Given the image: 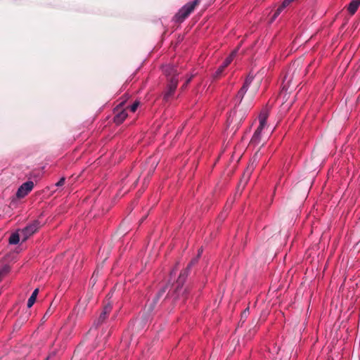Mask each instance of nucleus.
Instances as JSON below:
<instances>
[{"label":"nucleus","mask_w":360,"mask_h":360,"mask_svg":"<svg viewBox=\"0 0 360 360\" xmlns=\"http://www.w3.org/2000/svg\"><path fill=\"white\" fill-rule=\"evenodd\" d=\"M198 259L199 258L198 257L193 258L188 265V267L181 272L176 281L175 290L172 295L174 300H181L182 302H184V300H186L188 291L186 288H183V284L187 278L188 270L191 268L193 265L195 264L198 262Z\"/></svg>","instance_id":"1"},{"label":"nucleus","mask_w":360,"mask_h":360,"mask_svg":"<svg viewBox=\"0 0 360 360\" xmlns=\"http://www.w3.org/2000/svg\"><path fill=\"white\" fill-rule=\"evenodd\" d=\"M198 259L199 258L198 257L193 258L188 265V267L181 272L176 281L175 290L172 295L174 300H181L182 302H184V300H186L188 291L186 288H183V284L187 278L188 270L191 268L193 265L195 264L198 262Z\"/></svg>","instance_id":"2"},{"label":"nucleus","mask_w":360,"mask_h":360,"mask_svg":"<svg viewBox=\"0 0 360 360\" xmlns=\"http://www.w3.org/2000/svg\"><path fill=\"white\" fill-rule=\"evenodd\" d=\"M269 117V112L266 109H263L259 115V125L257 127V130L255 131L252 139L251 143L252 144H258L261 140V134L262 131L266 125V120Z\"/></svg>","instance_id":"3"},{"label":"nucleus","mask_w":360,"mask_h":360,"mask_svg":"<svg viewBox=\"0 0 360 360\" xmlns=\"http://www.w3.org/2000/svg\"><path fill=\"white\" fill-rule=\"evenodd\" d=\"M200 2V0H193L185 4L175 15L177 22L184 21L194 10L195 7Z\"/></svg>","instance_id":"4"},{"label":"nucleus","mask_w":360,"mask_h":360,"mask_svg":"<svg viewBox=\"0 0 360 360\" xmlns=\"http://www.w3.org/2000/svg\"><path fill=\"white\" fill-rule=\"evenodd\" d=\"M253 79H254V76L252 75L251 74H249L246 77L242 87L238 91V93L234 98V103H235L236 105H238L240 104L244 96L245 95L246 92L248 91Z\"/></svg>","instance_id":"5"},{"label":"nucleus","mask_w":360,"mask_h":360,"mask_svg":"<svg viewBox=\"0 0 360 360\" xmlns=\"http://www.w3.org/2000/svg\"><path fill=\"white\" fill-rule=\"evenodd\" d=\"M39 228V221H34L32 223L26 226L22 230H20L22 241H25L30 236L34 233Z\"/></svg>","instance_id":"6"},{"label":"nucleus","mask_w":360,"mask_h":360,"mask_svg":"<svg viewBox=\"0 0 360 360\" xmlns=\"http://www.w3.org/2000/svg\"><path fill=\"white\" fill-rule=\"evenodd\" d=\"M168 84L167 86V90L164 94V100L168 101L169 98L174 94L176 86L178 85V78L171 77L167 79Z\"/></svg>","instance_id":"7"},{"label":"nucleus","mask_w":360,"mask_h":360,"mask_svg":"<svg viewBox=\"0 0 360 360\" xmlns=\"http://www.w3.org/2000/svg\"><path fill=\"white\" fill-rule=\"evenodd\" d=\"M34 188V183L32 181H27L23 183L18 189L16 195L18 198H22L26 196Z\"/></svg>","instance_id":"8"},{"label":"nucleus","mask_w":360,"mask_h":360,"mask_svg":"<svg viewBox=\"0 0 360 360\" xmlns=\"http://www.w3.org/2000/svg\"><path fill=\"white\" fill-rule=\"evenodd\" d=\"M162 68V72L167 77V79L171 77L178 78L179 72L176 67H175L174 65L168 64L163 65Z\"/></svg>","instance_id":"9"},{"label":"nucleus","mask_w":360,"mask_h":360,"mask_svg":"<svg viewBox=\"0 0 360 360\" xmlns=\"http://www.w3.org/2000/svg\"><path fill=\"white\" fill-rule=\"evenodd\" d=\"M115 113L113 120L116 124H122L127 117L126 110L120 109L118 106L115 109Z\"/></svg>","instance_id":"10"},{"label":"nucleus","mask_w":360,"mask_h":360,"mask_svg":"<svg viewBox=\"0 0 360 360\" xmlns=\"http://www.w3.org/2000/svg\"><path fill=\"white\" fill-rule=\"evenodd\" d=\"M112 308V307L110 304H108L105 305V307H103V311L100 314L98 319L94 323V324L96 325V326L101 325V323H103L104 322V321L108 317V315L111 311Z\"/></svg>","instance_id":"11"},{"label":"nucleus","mask_w":360,"mask_h":360,"mask_svg":"<svg viewBox=\"0 0 360 360\" xmlns=\"http://www.w3.org/2000/svg\"><path fill=\"white\" fill-rule=\"evenodd\" d=\"M236 53L237 50H234L233 51H232L231 55L225 59L223 63L219 66V68L216 71V75L217 76L220 75L223 72L224 69L232 62Z\"/></svg>","instance_id":"12"},{"label":"nucleus","mask_w":360,"mask_h":360,"mask_svg":"<svg viewBox=\"0 0 360 360\" xmlns=\"http://www.w3.org/2000/svg\"><path fill=\"white\" fill-rule=\"evenodd\" d=\"M360 6V0H352L347 7V11L351 15H354L359 6Z\"/></svg>","instance_id":"13"},{"label":"nucleus","mask_w":360,"mask_h":360,"mask_svg":"<svg viewBox=\"0 0 360 360\" xmlns=\"http://www.w3.org/2000/svg\"><path fill=\"white\" fill-rule=\"evenodd\" d=\"M20 238L21 235L20 231L19 233H13L9 238V243L12 245H16L19 243Z\"/></svg>","instance_id":"14"},{"label":"nucleus","mask_w":360,"mask_h":360,"mask_svg":"<svg viewBox=\"0 0 360 360\" xmlns=\"http://www.w3.org/2000/svg\"><path fill=\"white\" fill-rule=\"evenodd\" d=\"M9 271V266L7 265H4L0 269V281L1 280L2 277L6 274Z\"/></svg>","instance_id":"15"},{"label":"nucleus","mask_w":360,"mask_h":360,"mask_svg":"<svg viewBox=\"0 0 360 360\" xmlns=\"http://www.w3.org/2000/svg\"><path fill=\"white\" fill-rule=\"evenodd\" d=\"M139 103H140L139 101H136L132 105L129 106L130 111L132 112H134L137 110V108L139 105Z\"/></svg>","instance_id":"16"},{"label":"nucleus","mask_w":360,"mask_h":360,"mask_svg":"<svg viewBox=\"0 0 360 360\" xmlns=\"http://www.w3.org/2000/svg\"><path fill=\"white\" fill-rule=\"evenodd\" d=\"M284 8H282V6L281 5L277 9L276 11H275V13H274L273 15V17H272V20H275L279 15L280 13L283 11Z\"/></svg>","instance_id":"17"},{"label":"nucleus","mask_w":360,"mask_h":360,"mask_svg":"<svg viewBox=\"0 0 360 360\" xmlns=\"http://www.w3.org/2000/svg\"><path fill=\"white\" fill-rule=\"evenodd\" d=\"M35 301H36V298L34 296H30V298L28 299V301L27 303V307L30 308L31 307H32V305L34 304Z\"/></svg>","instance_id":"18"},{"label":"nucleus","mask_w":360,"mask_h":360,"mask_svg":"<svg viewBox=\"0 0 360 360\" xmlns=\"http://www.w3.org/2000/svg\"><path fill=\"white\" fill-rule=\"evenodd\" d=\"M65 181V177H62V178H60V179L57 183H56L55 186H57V187L62 186L64 185Z\"/></svg>","instance_id":"19"},{"label":"nucleus","mask_w":360,"mask_h":360,"mask_svg":"<svg viewBox=\"0 0 360 360\" xmlns=\"http://www.w3.org/2000/svg\"><path fill=\"white\" fill-rule=\"evenodd\" d=\"M165 292V288H162V290H160L158 292V295H157V296H156V300H158L161 296H162V295H163V294H164Z\"/></svg>","instance_id":"20"},{"label":"nucleus","mask_w":360,"mask_h":360,"mask_svg":"<svg viewBox=\"0 0 360 360\" xmlns=\"http://www.w3.org/2000/svg\"><path fill=\"white\" fill-rule=\"evenodd\" d=\"M290 2L288 0H284L283 3L281 4L282 8H285L287 6L290 5Z\"/></svg>","instance_id":"21"},{"label":"nucleus","mask_w":360,"mask_h":360,"mask_svg":"<svg viewBox=\"0 0 360 360\" xmlns=\"http://www.w3.org/2000/svg\"><path fill=\"white\" fill-rule=\"evenodd\" d=\"M39 290L37 288L35 289L33 292L32 293L31 296H34L37 299V296L38 294Z\"/></svg>","instance_id":"22"},{"label":"nucleus","mask_w":360,"mask_h":360,"mask_svg":"<svg viewBox=\"0 0 360 360\" xmlns=\"http://www.w3.org/2000/svg\"><path fill=\"white\" fill-rule=\"evenodd\" d=\"M202 253V249L200 248V249L198 250V256L197 257L199 258L201 256Z\"/></svg>","instance_id":"23"},{"label":"nucleus","mask_w":360,"mask_h":360,"mask_svg":"<svg viewBox=\"0 0 360 360\" xmlns=\"http://www.w3.org/2000/svg\"><path fill=\"white\" fill-rule=\"evenodd\" d=\"M54 355H55V353H54V352H53V353L50 354L47 356V358H46L45 360H49V359H51V358L52 356H53Z\"/></svg>","instance_id":"24"},{"label":"nucleus","mask_w":360,"mask_h":360,"mask_svg":"<svg viewBox=\"0 0 360 360\" xmlns=\"http://www.w3.org/2000/svg\"><path fill=\"white\" fill-rule=\"evenodd\" d=\"M190 81H191V78H190V79H188L186 81V84H185V86H186V84H187Z\"/></svg>","instance_id":"25"},{"label":"nucleus","mask_w":360,"mask_h":360,"mask_svg":"<svg viewBox=\"0 0 360 360\" xmlns=\"http://www.w3.org/2000/svg\"><path fill=\"white\" fill-rule=\"evenodd\" d=\"M286 88V85L285 84H283V89H285Z\"/></svg>","instance_id":"26"}]
</instances>
